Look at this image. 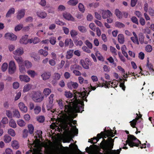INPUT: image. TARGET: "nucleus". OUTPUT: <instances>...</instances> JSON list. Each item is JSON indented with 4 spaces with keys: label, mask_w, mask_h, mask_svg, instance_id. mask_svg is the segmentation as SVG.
Here are the masks:
<instances>
[{
    "label": "nucleus",
    "mask_w": 154,
    "mask_h": 154,
    "mask_svg": "<svg viewBox=\"0 0 154 154\" xmlns=\"http://www.w3.org/2000/svg\"><path fill=\"white\" fill-rule=\"evenodd\" d=\"M74 98L72 100L67 101V104L65 105L64 110H61L59 114V116L64 124L65 128L69 130L71 134H76L78 133V129L75 126H73L76 123V121L73 119L77 116V112H81L83 111L84 100L87 101L86 96L85 92L82 93H77Z\"/></svg>",
    "instance_id": "f257e3e1"
},
{
    "label": "nucleus",
    "mask_w": 154,
    "mask_h": 154,
    "mask_svg": "<svg viewBox=\"0 0 154 154\" xmlns=\"http://www.w3.org/2000/svg\"><path fill=\"white\" fill-rule=\"evenodd\" d=\"M114 142V140L110 137H108L107 141L106 142L105 145L106 149L108 150H111L110 152L108 154H120V152L122 150L121 148L117 150H112L113 148Z\"/></svg>",
    "instance_id": "f03ea898"
},
{
    "label": "nucleus",
    "mask_w": 154,
    "mask_h": 154,
    "mask_svg": "<svg viewBox=\"0 0 154 154\" xmlns=\"http://www.w3.org/2000/svg\"><path fill=\"white\" fill-rule=\"evenodd\" d=\"M126 144H124V145L125 146L127 143L131 147L134 146H139L140 144V142L135 137L132 135L128 136V139L125 142Z\"/></svg>",
    "instance_id": "7ed1b4c3"
},
{
    "label": "nucleus",
    "mask_w": 154,
    "mask_h": 154,
    "mask_svg": "<svg viewBox=\"0 0 154 154\" xmlns=\"http://www.w3.org/2000/svg\"><path fill=\"white\" fill-rule=\"evenodd\" d=\"M14 58L18 64L19 70L21 74H25L26 72V70L23 66V60L21 57H18L16 56H14Z\"/></svg>",
    "instance_id": "20e7f679"
},
{
    "label": "nucleus",
    "mask_w": 154,
    "mask_h": 154,
    "mask_svg": "<svg viewBox=\"0 0 154 154\" xmlns=\"http://www.w3.org/2000/svg\"><path fill=\"white\" fill-rule=\"evenodd\" d=\"M32 94V98L35 102H40L43 100L44 97L42 96L40 91L33 92Z\"/></svg>",
    "instance_id": "39448f33"
},
{
    "label": "nucleus",
    "mask_w": 154,
    "mask_h": 154,
    "mask_svg": "<svg viewBox=\"0 0 154 154\" xmlns=\"http://www.w3.org/2000/svg\"><path fill=\"white\" fill-rule=\"evenodd\" d=\"M16 66L14 61H10L8 64V71L10 74L14 73L16 70Z\"/></svg>",
    "instance_id": "423d86ee"
},
{
    "label": "nucleus",
    "mask_w": 154,
    "mask_h": 154,
    "mask_svg": "<svg viewBox=\"0 0 154 154\" xmlns=\"http://www.w3.org/2000/svg\"><path fill=\"white\" fill-rule=\"evenodd\" d=\"M5 37L6 39H8L11 41H15L17 39V36L14 34L8 32L5 35Z\"/></svg>",
    "instance_id": "0eeeda50"
},
{
    "label": "nucleus",
    "mask_w": 154,
    "mask_h": 154,
    "mask_svg": "<svg viewBox=\"0 0 154 154\" xmlns=\"http://www.w3.org/2000/svg\"><path fill=\"white\" fill-rule=\"evenodd\" d=\"M118 84V82L116 80H113L112 81H109L106 84L104 85V87L108 88L109 86H111L112 87L115 88L117 87Z\"/></svg>",
    "instance_id": "6e6552de"
},
{
    "label": "nucleus",
    "mask_w": 154,
    "mask_h": 154,
    "mask_svg": "<svg viewBox=\"0 0 154 154\" xmlns=\"http://www.w3.org/2000/svg\"><path fill=\"white\" fill-rule=\"evenodd\" d=\"M49 103L47 105V108L48 111H49V113H51L52 114V113H56L57 112L55 109L53 107V105L52 104L53 101H48Z\"/></svg>",
    "instance_id": "1a4fd4ad"
},
{
    "label": "nucleus",
    "mask_w": 154,
    "mask_h": 154,
    "mask_svg": "<svg viewBox=\"0 0 154 154\" xmlns=\"http://www.w3.org/2000/svg\"><path fill=\"white\" fill-rule=\"evenodd\" d=\"M102 15L103 19H106L110 17L112 15V14L109 10H102Z\"/></svg>",
    "instance_id": "9d476101"
},
{
    "label": "nucleus",
    "mask_w": 154,
    "mask_h": 154,
    "mask_svg": "<svg viewBox=\"0 0 154 154\" xmlns=\"http://www.w3.org/2000/svg\"><path fill=\"white\" fill-rule=\"evenodd\" d=\"M25 10L24 9H19L17 13V18L18 20H20L23 18L25 14Z\"/></svg>",
    "instance_id": "9b49d317"
},
{
    "label": "nucleus",
    "mask_w": 154,
    "mask_h": 154,
    "mask_svg": "<svg viewBox=\"0 0 154 154\" xmlns=\"http://www.w3.org/2000/svg\"><path fill=\"white\" fill-rule=\"evenodd\" d=\"M18 106L20 110L23 112L26 113L27 111V107L23 102H20L18 104Z\"/></svg>",
    "instance_id": "f8f14e48"
},
{
    "label": "nucleus",
    "mask_w": 154,
    "mask_h": 154,
    "mask_svg": "<svg viewBox=\"0 0 154 154\" xmlns=\"http://www.w3.org/2000/svg\"><path fill=\"white\" fill-rule=\"evenodd\" d=\"M36 13L37 16L41 19L45 18L47 15V13L45 11L40 10L38 11Z\"/></svg>",
    "instance_id": "ddd939ff"
},
{
    "label": "nucleus",
    "mask_w": 154,
    "mask_h": 154,
    "mask_svg": "<svg viewBox=\"0 0 154 154\" xmlns=\"http://www.w3.org/2000/svg\"><path fill=\"white\" fill-rule=\"evenodd\" d=\"M19 78L21 81L26 83L29 82L30 80V79L29 77L27 75H20L19 76Z\"/></svg>",
    "instance_id": "4468645a"
},
{
    "label": "nucleus",
    "mask_w": 154,
    "mask_h": 154,
    "mask_svg": "<svg viewBox=\"0 0 154 154\" xmlns=\"http://www.w3.org/2000/svg\"><path fill=\"white\" fill-rule=\"evenodd\" d=\"M63 17L66 20L72 21H74V18L69 13L65 12L63 14Z\"/></svg>",
    "instance_id": "2eb2a0df"
},
{
    "label": "nucleus",
    "mask_w": 154,
    "mask_h": 154,
    "mask_svg": "<svg viewBox=\"0 0 154 154\" xmlns=\"http://www.w3.org/2000/svg\"><path fill=\"white\" fill-rule=\"evenodd\" d=\"M51 75V72H43L41 75L42 79L44 80L49 79Z\"/></svg>",
    "instance_id": "dca6fc26"
},
{
    "label": "nucleus",
    "mask_w": 154,
    "mask_h": 154,
    "mask_svg": "<svg viewBox=\"0 0 154 154\" xmlns=\"http://www.w3.org/2000/svg\"><path fill=\"white\" fill-rule=\"evenodd\" d=\"M42 132L41 131H37L35 135V137L36 138L35 140L34 141V143H35L39 142L40 141L39 139H39L42 138Z\"/></svg>",
    "instance_id": "f3484780"
},
{
    "label": "nucleus",
    "mask_w": 154,
    "mask_h": 154,
    "mask_svg": "<svg viewBox=\"0 0 154 154\" xmlns=\"http://www.w3.org/2000/svg\"><path fill=\"white\" fill-rule=\"evenodd\" d=\"M23 49V48H19L13 52V54L15 55L21 56L24 53Z\"/></svg>",
    "instance_id": "a211bd4d"
},
{
    "label": "nucleus",
    "mask_w": 154,
    "mask_h": 154,
    "mask_svg": "<svg viewBox=\"0 0 154 154\" xmlns=\"http://www.w3.org/2000/svg\"><path fill=\"white\" fill-rule=\"evenodd\" d=\"M136 115H137V116L135 119H133L132 121L130 122L131 125V126L133 128L135 127V126L137 122V121L138 120V119L140 118L142 116L140 114H139V116L138 115L137 113H136Z\"/></svg>",
    "instance_id": "6ab92c4d"
},
{
    "label": "nucleus",
    "mask_w": 154,
    "mask_h": 154,
    "mask_svg": "<svg viewBox=\"0 0 154 154\" xmlns=\"http://www.w3.org/2000/svg\"><path fill=\"white\" fill-rule=\"evenodd\" d=\"M28 35H27L23 36L20 39V43L21 44H28Z\"/></svg>",
    "instance_id": "aec40b11"
},
{
    "label": "nucleus",
    "mask_w": 154,
    "mask_h": 154,
    "mask_svg": "<svg viewBox=\"0 0 154 154\" xmlns=\"http://www.w3.org/2000/svg\"><path fill=\"white\" fill-rule=\"evenodd\" d=\"M65 45L66 46H69V48H71L74 45L71 39L66 38L65 41Z\"/></svg>",
    "instance_id": "412c9836"
},
{
    "label": "nucleus",
    "mask_w": 154,
    "mask_h": 154,
    "mask_svg": "<svg viewBox=\"0 0 154 154\" xmlns=\"http://www.w3.org/2000/svg\"><path fill=\"white\" fill-rule=\"evenodd\" d=\"M78 84L77 82H68L67 84L68 87L69 89L72 88L76 89L78 88Z\"/></svg>",
    "instance_id": "4be33fe9"
},
{
    "label": "nucleus",
    "mask_w": 154,
    "mask_h": 154,
    "mask_svg": "<svg viewBox=\"0 0 154 154\" xmlns=\"http://www.w3.org/2000/svg\"><path fill=\"white\" fill-rule=\"evenodd\" d=\"M23 64L25 68L28 69H30L32 66V63L28 60L24 61L23 62Z\"/></svg>",
    "instance_id": "5701e85b"
},
{
    "label": "nucleus",
    "mask_w": 154,
    "mask_h": 154,
    "mask_svg": "<svg viewBox=\"0 0 154 154\" xmlns=\"http://www.w3.org/2000/svg\"><path fill=\"white\" fill-rule=\"evenodd\" d=\"M27 74L32 78H34L37 75V73L34 71L29 69L27 71Z\"/></svg>",
    "instance_id": "b1692460"
},
{
    "label": "nucleus",
    "mask_w": 154,
    "mask_h": 154,
    "mask_svg": "<svg viewBox=\"0 0 154 154\" xmlns=\"http://www.w3.org/2000/svg\"><path fill=\"white\" fill-rule=\"evenodd\" d=\"M32 85L30 84H27L23 87V93H26L29 91L32 88Z\"/></svg>",
    "instance_id": "393cba45"
},
{
    "label": "nucleus",
    "mask_w": 154,
    "mask_h": 154,
    "mask_svg": "<svg viewBox=\"0 0 154 154\" xmlns=\"http://www.w3.org/2000/svg\"><path fill=\"white\" fill-rule=\"evenodd\" d=\"M15 12V9L14 8H11L9 9L7 12L6 17H10L12 14H14Z\"/></svg>",
    "instance_id": "a878e982"
},
{
    "label": "nucleus",
    "mask_w": 154,
    "mask_h": 154,
    "mask_svg": "<svg viewBox=\"0 0 154 154\" xmlns=\"http://www.w3.org/2000/svg\"><path fill=\"white\" fill-rule=\"evenodd\" d=\"M11 146L14 149H17L19 147L18 142L16 140H14L11 142Z\"/></svg>",
    "instance_id": "bb28decb"
},
{
    "label": "nucleus",
    "mask_w": 154,
    "mask_h": 154,
    "mask_svg": "<svg viewBox=\"0 0 154 154\" xmlns=\"http://www.w3.org/2000/svg\"><path fill=\"white\" fill-rule=\"evenodd\" d=\"M9 125L10 127L14 128H15L17 127V125L15 121L13 119H11L9 120Z\"/></svg>",
    "instance_id": "cd10ccee"
},
{
    "label": "nucleus",
    "mask_w": 154,
    "mask_h": 154,
    "mask_svg": "<svg viewBox=\"0 0 154 154\" xmlns=\"http://www.w3.org/2000/svg\"><path fill=\"white\" fill-rule=\"evenodd\" d=\"M118 41L121 44H123L125 42V38L124 35L122 34H119L118 36Z\"/></svg>",
    "instance_id": "c85d7f7f"
},
{
    "label": "nucleus",
    "mask_w": 154,
    "mask_h": 154,
    "mask_svg": "<svg viewBox=\"0 0 154 154\" xmlns=\"http://www.w3.org/2000/svg\"><path fill=\"white\" fill-rule=\"evenodd\" d=\"M101 133H102V136L103 135H106L107 137H113L114 136V135L113 134V132L112 130L106 131L105 134H104L102 132Z\"/></svg>",
    "instance_id": "c756f323"
},
{
    "label": "nucleus",
    "mask_w": 154,
    "mask_h": 154,
    "mask_svg": "<svg viewBox=\"0 0 154 154\" xmlns=\"http://www.w3.org/2000/svg\"><path fill=\"white\" fill-rule=\"evenodd\" d=\"M51 90L48 88H45L43 91V93L46 97L48 96L51 93Z\"/></svg>",
    "instance_id": "7c9ffc66"
},
{
    "label": "nucleus",
    "mask_w": 154,
    "mask_h": 154,
    "mask_svg": "<svg viewBox=\"0 0 154 154\" xmlns=\"http://www.w3.org/2000/svg\"><path fill=\"white\" fill-rule=\"evenodd\" d=\"M115 14L118 18L121 19L122 18V14L119 9H116L115 10Z\"/></svg>",
    "instance_id": "2f4dec72"
},
{
    "label": "nucleus",
    "mask_w": 154,
    "mask_h": 154,
    "mask_svg": "<svg viewBox=\"0 0 154 154\" xmlns=\"http://www.w3.org/2000/svg\"><path fill=\"white\" fill-rule=\"evenodd\" d=\"M101 136L100 134H98L97 135V138L94 137L93 138V140H91V141H90L89 140L88 142H91L93 144L96 143L99 140V139L101 138Z\"/></svg>",
    "instance_id": "473e14b6"
},
{
    "label": "nucleus",
    "mask_w": 154,
    "mask_h": 154,
    "mask_svg": "<svg viewBox=\"0 0 154 154\" xmlns=\"http://www.w3.org/2000/svg\"><path fill=\"white\" fill-rule=\"evenodd\" d=\"M80 64L85 69H88L89 68V64L88 63H86L84 60H81Z\"/></svg>",
    "instance_id": "72a5a7b5"
},
{
    "label": "nucleus",
    "mask_w": 154,
    "mask_h": 154,
    "mask_svg": "<svg viewBox=\"0 0 154 154\" xmlns=\"http://www.w3.org/2000/svg\"><path fill=\"white\" fill-rule=\"evenodd\" d=\"M73 50H69L67 51L66 55V58L69 59L72 58L73 56Z\"/></svg>",
    "instance_id": "f704fd0d"
},
{
    "label": "nucleus",
    "mask_w": 154,
    "mask_h": 154,
    "mask_svg": "<svg viewBox=\"0 0 154 154\" xmlns=\"http://www.w3.org/2000/svg\"><path fill=\"white\" fill-rule=\"evenodd\" d=\"M78 3V0H69L67 2V4L71 6L76 5Z\"/></svg>",
    "instance_id": "c9c22d12"
},
{
    "label": "nucleus",
    "mask_w": 154,
    "mask_h": 154,
    "mask_svg": "<svg viewBox=\"0 0 154 154\" xmlns=\"http://www.w3.org/2000/svg\"><path fill=\"white\" fill-rule=\"evenodd\" d=\"M79 82L81 84L83 83L87 84L88 83V81L87 80H84V78L82 76H79L78 77Z\"/></svg>",
    "instance_id": "e433bc0d"
},
{
    "label": "nucleus",
    "mask_w": 154,
    "mask_h": 154,
    "mask_svg": "<svg viewBox=\"0 0 154 154\" xmlns=\"http://www.w3.org/2000/svg\"><path fill=\"white\" fill-rule=\"evenodd\" d=\"M17 125L20 127L24 126L26 123L24 120L21 119H18L17 121Z\"/></svg>",
    "instance_id": "4c0bfd02"
},
{
    "label": "nucleus",
    "mask_w": 154,
    "mask_h": 154,
    "mask_svg": "<svg viewBox=\"0 0 154 154\" xmlns=\"http://www.w3.org/2000/svg\"><path fill=\"white\" fill-rule=\"evenodd\" d=\"M11 139V137L8 135H5L4 137V141L6 143L10 142Z\"/></svg>",
    "instance_id": "58836bf2"
},
{
    "label": "nucleus",
    "mask_w": 154,
    "mask_h": 154,
    "mask_svg": "<svg viewBox=\"0 0 154 154\" xmlns=\"http://www.w3.org/2000/svg\"><path fill=\"white\" fill-rule=\"evenodd\" d=\"M13 116L14 117L17 118H20V112L18 109H14L13 112Z\"/></svg>",
    "instance_id": "ea45409f"
},
{
    "label": "nucleus",
    "mask_w": 154,
    "mask_h": 154,
    "mask_svg": "<svg viewBox=\"0 0 154 154\" xmlns=\"http://www.w3.org/2000/svg\"><path fill=\"white\" fill-rule=\"evenodd\" d=\"M49 42L50 43L53 45L55 44L56 43V38L55 37L51 36L49 38Z\"/></svg>",
    "instance_id": "a19ab883"
},
{
    "label": "nucleus",
    "mask_w": 154,
    "mask_h": 154,
    "mask_svg": "<svg viewBox=\"0 0 154 154\" xmlns=\"http://www.w3.org/2000/svg\"><path fill=\"white\" fill-rule=\"evenodd\" d=\"M78 30L82 33H85L87 31V29L86 27L82 26H78Z\"/></svg>",
    "instance_id": "79ce46f5"
},
{
    "label": "nucleus",
    "mask_w": 154,
    "mask_h": 154,
    "mask_svg": "<svg viewBox=\"0 0 154 154\" xmlns=\"http://www.w3.org/2000/svg\"><path fill=\"white\" fill-rule=\"evenodd\" d=\"M106 60H108L110 63L112 64L115 67L116 66V63L115 62L112 56H110L109 57L107 58Z\"/></svg>",
    "instance_id": "37998d69"
},
{
    "label": "nucleus",
    "mask_w": 154,
    "mask_h": 154,
    "mask_svg": "<svg viewBox=\"0 0 154 154\" xmlns=\"http://www.w3.org/2000/svg\"><path fill=\"white\" fill-rule=\"evenodd\" d=\"M131 39L135 44L139 45V42L138 37H131Z\"/></svg>",
    "instance_id": "c03bdc74"
},
{
    "label": "nucleus",
    "mask_w": 154,
    "mask_h": 154,
    "mask_svg": "<svg viewBox=\"0 0 154 154\" xmlns=\"http://www.w3.org/2000/svg\"><path fill=\"white\" fill-rule=\"evenodd\" d=\"M115 26L119 28H123L125 27V25L123 23L119 22H116L115 23Z\"/></svg>",
    "instance_id": "a18cd8bd"
},
{
    "label": "nucleus",
    "mask_w": 154,
    "mask_h": 154,
    "mask_svg": "<svg viewBox=\"0 0 154 154\" xmlns=\"http://www.w3.org/2000/svg\"><path fill=\"white\" fill-rule=\"evenodd\" d=\"M81 68V67L78 65L74 64L71 65L70 66V69L72 71L75 69L79 70Z\"/></svg>",
    "instance_id": "49530a36"
},
{
    "label": "nucleus",
    "mask_w": 154,
    "mask_h": 154,
    "mask_svg": "<svg viewBox=\"0 0 154 154\" xmlns=\"http://www.w3.org/2000/svg\"><path fill=\"white\" fill-rule=\"evenodd\" d=\"M28 128L29 133L30 134H32L34 130V127L33 125L32 124L29 125Z\"/></svg>",
    "instance_id": "de8ad7c7"
},
{
    "label": "nucleus",
    "mask_w": 154,
    "mask_h": 154,
    "mask_svg": "<svg viewBox=\"0 0 154 154\" xmlns=\"http://www.w3.org/2000/svg\"><path fill=\"white\" fill-rule=\"evenodd\" d=\"M8 133L12 137H14L16 135L14 130L11 128L8 130Z\"/></svg>",
    "instance_id": "09e8293b"
},
{
    "label": "nucleus",
    "mask_w": 154,
    "mask_h": 154,
    "mask_svg": "<svg viewBox=\"0 0 154 154\" xmlns=\"http://www.w3.org/2000/svg\"><path fill=\"white\" fill-rule=\"evenodd\" d=\"M146 66L148 67L150 71L154 70L153 69L152 65L151 63H149V60L148 58L147 59Z\"/></svg>",
    "instance_id": "8fccbe9b"
},
{
    "label": "nucleus",
    "mask_w": 154,
    "mask_h": 154,
    "mask_svg": "<svg viewBox=\"0 0 154 154\" xmlns=\"http://www.w3.org/2000/svg\"><path fill=\"white\" fill-rule=\"evenodd\" d=\"M8 65L7 63H4L2 64V67H1V69H2V71L4 72L5 71L7 70V69L8 68Z\"/></svg>",
    "instance_id": "3c124183"
},
{
    "label": "nucleus",
    "mask_w": 154,
    "mask_h": 154,
    "mask_svg": "<svg viewBox=\"0 0 154 154\" xmlns=\"http://www.w3.org/2000/svg\"><path fill=\"white\" fill-rule=\"evenodd\" d=\"M38 52L40 54L43 55L44 57H46L48 54V52L47 51L42 49H40L39 51Z\"/></svg>",
    "instance_id": "603ef678"
},
{
    "label": "nucleus",
    "mask_w": 154,
    "mask_h": 154,
    "mask_svg": "<svg viewBox=\"0 0 154 154\" xmlns=\"http://www.w3.org/2000/svg\"><path fill=\"white\" fill-rule=\"evenodd\" d=\"M99 5V3L98 2H93L92 3H89L88 4V6L90 7H93L94 8L97 7Z\"/></svg>",
    "instance_id": "864d4df0"
},
{
    "label": "nucleus",
    "mask_w": 154,
    "mask_h": 154,
    "mask_svg": "<svg viewBox=\"0 0 154 154\" xmlns=\"http://www.w3.org/2000/svg\"><path fill=\"white\" fill-rule=\"evenodd\" d=\"M75 45L77 46H81L83 44L82 41L80 40H75L74 41Z\"/></svg>",
    "instance_id": "5fc2aeb1"
},
{
    "label": "nucleus",
    "mask_w": 154,
    "mask_h": 154,
    "mask_svg": "<svg viewBox=\"0 0 154 154\" xmlns=\"http://www.w3.org/2000/svg\"><path fill=\"white\" fill-rule=\"evenodd\" d=\"M95 54L99 60L101 61L103 60V57L98 51H97L96 52Z\"/></svg>",
    "instance_id": "6e6d98bb"
},
{
    "label": "nucleus",
    "mask_w": 154,
    "mask_h": 154,
    "mask_svg": "<svg viewBox=\"0 0 154 154\" xmlns=\"http://www.w3.org/2000/svg\"><path fill=\"white\" fill-rule=\"evenodd\" d=\"M110 50L111 52L113 54L114 57L117 55V50L114 47L112 46H110Z\"/></svg>",
    "instance_id": "4d7b16f0"
},
{
    "label": "nucleus",
    "mask_w": 154,
    "mask_h": 154,
    "mask_svg": "<svg viewBox=\"0 0 154 154\" xmlns=\"http://www.w3.org/2000/svg\"><path fill=\"white\" fill-rule=\"evenodd\" d=\"M36 119L39 122H43L45 120V118L44 116H39L36 117Z\"/></svg>",
    "instance_id": "13d9d810"
},
{
    "label": "nucleus",
    "mask_w": 154,
    "mask_h": 154,
    "mask_svg": "<svg viewBox=\"0 0 154 154\" xmlns=\"http://www.w3.org/2000/svg\"><path fill=\"white\" fill-rule=\"evenodd\" d=\"M41 111V108L38 106H36L34 109V113L36 114H38Z\"/></svg>",
    "instance_id": "bf43d9fd"
},
{
    "label": "nucleus",
    "mask_w": 154,
    "mask_h": 154,
    "mask_svg": "<svg viewBox=\"0 0 154 154\" xmlns=\"http://www.w3.org/2000/svg\"><path fill=\"white\" fill-rule=\"evenodd\" d=\"M79 8L80 11L82 13H84L85 11V8L84 5L81 3H79Z\"/></svg>",
    "instance_id": "052dcab7"
},
{
    "label": "nucleus",
    "mask_w": 154,
    "mask_h": 154,
    "mask_svg": "<svg viewBox=\"0 0 154 154\" xmlns=\"http://www.w3.org/2000/svg\"><path fill=\"white\" fill-rule=\"evenodd\" d=\"M145 50L148 52H150L152 50V46L149 45H146L145 48Z\"/></svg>",
    "instance_id": "680f3d73"
},
{
    "label": "nucleus",
    "mask_w": 154,
    "mask_h": 154,
    "mask_svg": "<svg viewBox=\"0 0 154 154\" xmlns=\"http://www.w3.org/2000/svg\"><path fill=\"white\" fill-rule=\"evenodd\" d=\"M64 95L68 98H71L73 96L72 94L69 91L65 92Z\"/></svg>",
    "instance_id": "e2e57ef3"
},
{
    "label": "nucleus",
    "mask_w": 154,
    "mask_h": 154,
    "mask_svg": "<svg viewBox=\"0 0 154 154\" xmlns=\"http://www.w3.org/2000/svg\"><path fill=\"white\" fill-rule=\"evenodd\" d=\"M3 154H13V151L10 148H7L5 149V151Z\"/></svg>",
    "instance_id": "0e129e2a"
},
{
    "label": "nucleus",
    "mask_w": 154,
    "mask_h": 154,
    "mask_svg": "<svg viewBox=\"0 0 154 154\" xmlns=\"http://www.w3.org/2000/svg\"><path fill=\"white\" fill-rule=\"evenodd\" d=\"M38 4L42 7H44L46 6L47 2L46 0H41Z\"/></svg>",
    "instance_id": "69168bd1"
},
{
    "label": "nucleus",
    "mask_w": 154,
    "mask_h": 154,
    "mask_svg": "<svg viewBox=\"0 0 154 154\" xmlns=\"http://www.w3.org/2000/svg\"><path fill=\"white\" fill-rule=\"evenodd\" d=\"M23 25L22 24H18L14 28V30L15 31H18L20 30L23 28Z\"/></svg>",
    "instance_id": "338daca9"
},
{
    "label": "nucleus",
    "mask_w": 154,
    "mask_h": 154,
    "mask_svg": "<svg viewBox=\"0 0 154 154\" xmlns=\"http://www.w3.org/2000/svg\"><path fill=\"white\" fill-rule=\"evenodd\" d=\"M149 15L151 16H154V10L151 7L149 8L148 11Z\"/></svg>",
    "instance_id": "774afa93"
}]
</instances>
